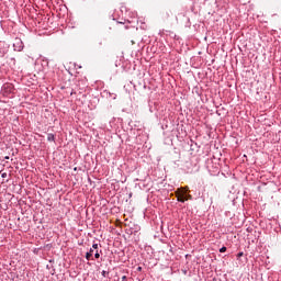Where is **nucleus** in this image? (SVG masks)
I'll return each mask as SVG.
<instances>
[{
  "instance_id": "8",
  "label": "nucleus",
  "mask_w": 281,
  "mask_h": 281,
  "mask_svg": "<svg viewBox=\"0 0 281 281\" xmlns=\"http://www.w3.org/2000/svg\"><path fill=\"white\" fill-rule=\"evenodd\" d=\"M241 256H244V254L243 252H238L237 257L241 258Z\"/></svg>"
},
{
  "instance_id": "6",
  "label": "nucleus",
  "mask_w": 281,
  "mask_h": 281,
  "mask_svg": "<svg viewBox=\"0 0 281 281\" xmlns=\"http://www.w3.org/2000/svg\"><path fill=\"white\" fill-rule=\"evenodd\" d=\"M94 258H97V259L100 258V252L97 251V252L94 254Z\"/></svg>"
},
{
  "instance_id": "3",
  "label": "nucleus",
  "mask_w": 281,
  "mask_h": 281,
  "mask_svg": "<svg viewBox=\"0 0 281 281\" xmlns=\"http://www.w3.org/2000/svg\"><path fill=\"white\" fill-rule=\"evenodd\" d=\"M56 139V137L54 136V134H47V142H54Z\"/></svg>"
},
{
  "instance_id": "10",
  "label": "nucleus",
  "mask_w": 281,
  "mask_h": 281,
  "mask_svg": "<svg viewBox=\"0 0 281 281\" xmlns=\"http://www.w3.org/2000/svg\"><path fill=\"white\" fill-rule=\"evenodd\" d=\"M122 280H126V277H123Z\"/></svg>"
},
{
  "instance_id": "9",
  "label": "nucleus",
  "mask_w": 281,
  "mask_h": 281,
  "mask_svg": "<svg viewBox=\"0 0 281 281\" xmlns=\"http://www.w3.org/2000/svg\"><path fill=\"white\" fill-rule=\"evenodd\" d=\"M186 199H187V200H188V199H192V195H188Z\"/></svg>"
},
{
  "instance_id": "2",
  "label": "nucleus",
  "mask_w": 281,
  "mask_h": 281,
  "mask_svg": "<svg viewBox=\"0 0 281 281\" xmlns=\"http://www.w3.org/2000/svg\"><path fill=\"white\" fill-rule=\"evenodd\" d=\"M92 256H93V248H91L90 251L86 254V258H87L88 260H91V257H92Z\"/></svg>"
},
{
  "instance_id": "11",
  "label": "nucleus",
  "mask_w": 281,
  "mask_h": 281,
  "mask_svg": "<svg viewBox=\"0 0 281 281\" xmlns=\"http://www.w3.org/2000/svg\"><path fill=\"white\" fill-rule=\"evenodd\" d=\"M105 273H106V272H105V271H103V276H105Z\"/></svg>"
},
{
  "instance_id": "4",
  "label": "nucleus",
  "mask_w": 281,
  "mask_h": 281,
  "mask_svg": "<svg viewBox=\"0 0 281 281\" xmlns=\"http://www.w3.org/2000/svg\"><path fill=\"white\" fill-rule=\"evenodd\" d=\"M227 251V247H222L221 249H220V252L221 254H225Z\"/></svg>"
},
{
  "instance_id": "5",
  "label": "nucleus",
  "mask_w": 281,
  "mask_h": 281,
  "mask_svg": "<svg viewBox=\"0 0 281 281\" xmlns=\"http://www.w3.org/2000/svg\"><path fill=\"white\" fill-rule=\"evenodd\" d=\"M0 175H1L2 179H5V177H8V173L3 172V171H0Z\"/></svg>"
},
{
  "instance_id": "7",
  "label": "nucleus",
  "mask_w": 281,
  "mask_h": 281,
  "mask_svg": "<svg viewBox=\"0 0 281 281\" xmlns=\"http://www.w3.org/2000/svg\"><path fill=\"white\" fill-rule=\"evenodd\" d=\"M92 249H98V244H93Z\"/></svg>"
},
{
  "instance_id": "1",
  "label": "nucleus",
  "mask_w": 281,
  "mask_h": 281,
  "mask_svg": "<svg viewBox=\"0 0 281 281\" xmlns=\"http://www.w3.org/2000/svg\"><path fill=\"white\" fill-rule=\"evenodd\" d=\"M177 199H178V201H179L180 203H186V201L188 200V199H186V193H184V192H182V193H177Z\"/></svg>"
}]
</instances>
